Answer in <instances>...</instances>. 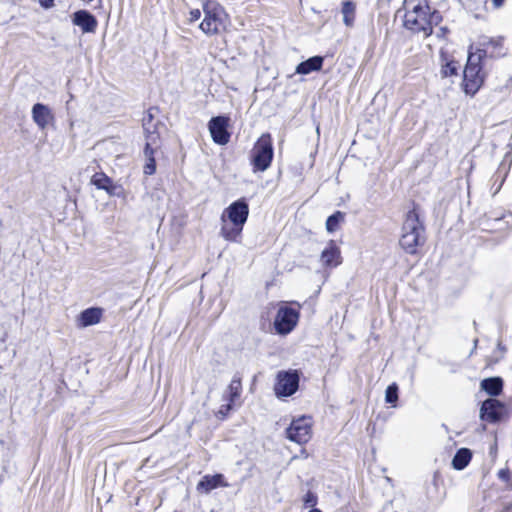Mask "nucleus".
I'll use <instances>...</instances> for the list:
<instances>
[{"label":"nucleus","mask_w":512,"mask_h":512,"mask_svg":"<svg viewBox=\"0 0 512 512\" xmlns=\"http://www.w3.org/2000/svg\"><path fill=\"white\" fill-rule=\"evenodd\" d=\"M248 216L249 206L244 198L231 203L221 214L220 235L227 241H237Z\"/></svg>","instance_id":"nucleus-1"},{"label":"nucleus","mask_w":512,"mask_h":512,"mask_svg":"<svg viewBox=\"0 0 512 512\" xmlns=\"http://www.w3.org/2000/svg\"><path fill=\"white\" fill-rule=\"evenodd\" d=\"M423 233L424 225L420 222L418 213L415 209L409 211L402 226L400 246L406 253L415 254L417 247L425 241Z\"/></svg>","instance_id":"nucleus-2"},{"label":"nucleus","mask_w":512,"mask_h":512,"mask_svg":"<svg viewBox=\"0 0 512 512\" xmlns=\"http://www.w3.org/2000/svg\"><path fill=\"white\" fill-rule=\"evenodd\" d=\"M204 19L199 28L207 35L220 33L225 27L227 15L216 2L208 0L203 4Z\"/></svg>","instance_id":"nucleus-3"},{"label":"nucleus","mask_w":512,"mask_h":512,"mask_svg":"<svg viewBox=\"0 0 512 512\" xmlns=\"http://www.w3.org/2000/svg\"><path fill=\"white\" fill-rule=\"evenodd\" d=\"M430 18L433 16H429V7L418 4L405 13L404 26L413 33H423L424 37H428L433 32Z\"/></svg>","instance_id":"nucleus-4"},{"label":"nucleus","mask_w":512,"mask_h":512,"mask_svg":"<svg viewBox=\"0 0 512 512\" xmlns=\"http://www.w3.org/2000/svg\"><path fill=\"white\" fill-rule=\"evenodd\" d=\"M274 149L270 134H263L255 143L251 152V164L254 172L266 171L273 160Z\"/></svg>","instance_id":"nucleus-5"},{"label":"nucleus","mask_w":512,"mask_h":512,"mask_svg":"<svg viewBox=\"0 0 512 512\" xmlns=\"http://www.w3.org/2000/svg\"><path fill=\"white\" fill-rule=\"evenodd\" d=\"M481 59V53L469 52L463 79V86L466 94H475L483 84L484 76L481 73Z\"/></svg>","instance_id":"nucleus-6"},{"label":"nucleus","mask_w":512,"mask_h":512,"mask_svg":"<svg viewBox=\"0 0 512 512\" xmlns=\"http://www.w3.org/2000/svg\"><path fill=\"white\" fill-rule=\"evenodd\" d=\"M292 305H296L297 308L282 304L274 319V328L277 334L287 335L291 333L298 324L300 318L301 304L299 302H291Z\"/></svg>","instance_id":"nucleus-7"},{"label":"nucleus","mask_w":512,"mask_h":512,"mask_svg":"<svg viewBox=\"0 0 512 512\" xmlns=\"http://www.w3.org/2000/svg\"><path fill=\"white\" fill-rule=\"evenodd\" d=\"M276 378L277 382L274 386V391L278 397L291 396L297 391L299 374L296 370L280 371Z\"/></svg>","instance_id":"nucleus-8"},{"label":"nucleus","mask_w":512,"mask_h":512,"mask_svg":"<svg viewBox=\"0 0 512 512\" xmlns=\"http://www.w3.org/2000/svg\"><path fill=\"white\" fill-rule=\"evenodd\" d=\"M311 421L307 417H300L293 420L286 429V436L297 444H305L311 438Z\"/></svg>","instance_id":"nucleus-9"},{"label":"nucleus","mask_w":512,"mask_h":512,"mask_svg":"<svg viewBox=\"0 0 512 512\" xmlns=\"http://www.w3.org/2000/svg\"><path fill=\"white\" fill-rule=\"evenodd\" d=\"M161 147V138L160 134L151 133L145 139V146L143 150L145 164L143 167V172L145 175H153L156 171V161H155V153Z\"/></svg>","instance_id":"nucleus-10"},{"label":"nucleus","mask_w":512,"mask_h":512,"mask_svg":"<svg viewBox=\"0 0 512 512\" xmlns=\"http://www.w3.org/2000/svg\"><path fill=\"white\" fill-rule=\"evenodd\" d=\"M505 413V405L495 398L483 401L480 408V419L489 423L499 422Z\"/></svg>","instance_id":"nucleus-11"},{"label":"nucleus","mask_w":512,"mask_h":512,"mask_svg":"<svg viewBox=\"0 0 512 512\" xmlns=\"http://www.w3.org/2000/svg\"><path fill=\"white\" fill-rule=\"evenodd\" d=\"M228 124L229 118L226 116H216L209 121V131L215 143L225 145L229 142Z\"/></svg>","instance_id":"nucleus-12"},{"label":"nucleus","mask_w":512,"mask_h":512,"mask_svg":"<svg viewBox=\"0 0 512 512\" xmlns=\"http://www.w3.org/2000/svg\"><path fill=\"white\" fill-rule=\"evenodd\" d=\"M479 46L480 48H478L475 53H481L482 58L488 54L492 57L505 55L502 37L490 38L487 36H481L479 39Z\"/></svg>","instance_id":"nucleus-13"},{"label":"nucleus","mask_w":512,"mask_h":512,"mask_svg":"<svg viewBox=\"0 0 512 512\" xmlns=\"http://www.w3.org/2000/svg\"><path fill=\"white\" fill-rule=\"evenodd\" d=\"M72 23L80 27L83 33H94L98 26L95 16L86 10H78L73 13Z\"/></svg>","instance_id":"nucleus-14"},{"label":"nucleus","mask_w":512,"mask_h":512,"mask_svg":"<svg viewBox=\"0 0 512 512\" xmlns=\"http://www.w3.org/2000/svg\"><path fill=\"white\" fill-rule=\"evenodd\" d=\"M229 484L224 481L222 474L205 475L197 484V491L201 493H209L217 487H228Z\"/></svg>","instance_id":"nucleus-15"},{"label":"nucleus","mask_w":512,"mask_h":512,"mask_svg":"<svg viewBox=\"0 0 512 512\" xmlns=\"http://www.w3.org/2000/svg\"><path fill=\"white\" fill-rule=\"evenodd\" d=\"M103 314V309L98 307L87 308L82 311L77 319L78 327H88L91 325H95L100 322Z\"/></svg>","instance_id":"nucleus-16"},{"label":"nucleus","mask_w":512,"mask_h":512,"mask_svg":"<svg viewBox=\"0 0 512 512\" xmlns=\"http://www.w3.org/2000/svg\"><path fill=\"white\" fill-rule=\"evenodd\" d=\"M321 261L325 266L328 267H336L341 264V252L334 241H330L329 246L322 251Z\"/></svg>","instance_id":"nucleus-17"},{"label":"nucleus","mask_w":512,"mask_h":512,"mask_svg":"<svg viewBox=\"0 0 512 512\" xmlns=\"http://www.w3.org/2000/svg\"><path fill=\"white\" fill-rule=\"evenodd\" d=\"M32 115L33 120L42 129L45 128L53 118L50 109L40 103L33 106Z\"/></svg>","instance_id":"nucleus-18"},{"label":"nucleus","mask_w":512,"mask_h":512,"mask_svg":"<svg viewBox=\"0 0 512 512\" xmlns=\"http://www.w3.org/2000/svg\"><path fill=\"white\" fill-rule=\"evenodd\" d=\"M159 110L157 107H151L147 110L146 115L143 117V129L145 134V139H147V136L151 133L154 134H160L158 131V124L159 121L154 122V118L156 114H158Z\"/></svg>","instance_id":"nucleus-19"},{"label":"nucleus","mask_w":512,"mask_h":512,"mask_svg":"<svg viewBox=\"0 0 512 512\" xmlns=\"http://www.w3.org/2000/svg\"><path fill=\"white\" fill-rule=\"evenodd\" d=\"M323 57L321 56H313L309 59H307L306 61H303L301 62L297 67H296V72L298 74H309L313 71H318L322 68V65H323Z\"/></svg>","instance_id":"nucleus-20"},{"label":"nucleus","mask_w":512,"mask_h":512,"mask_svg":"<svg viewBox=\"0 0 512 512\" xmlns=\"http://www.w3.org/2000/svg\"><path fill=\"white\" fill-rule=\"evenodd\" d=\"M91 183L98 189L105 190L110 195L115 194L116 186L113 184L112 179L104 173L94 174L91 178Z\"/></svg>","instance_id":"nucleus-21"},{"label":"nucleus","mask_w":512,"mask_h":512,"mask_svg":"<svg viewBox=\"0 0 512 512\" xmlns=\"http://www.w3.org/2000/svg\"><path fill=\"white\" fill-rule=\"evenodd\" d=\"M481 389L490 396H498L503 389V380L500 377L486 378L481 381Z\"/></svg>","instance_id":"nucleus-22"},{"label":"nucleus","mask_w":512,"mask_h":512,"mask_svg":"<svg viewBox=\"0 0 512 512\" xmlns=\"http://www.w3.org/2000/svg\"><path fill=\"white\" fill-rule=\"evenodd\" d=\"M472 452L468 448H460L452 459V467L455 470H463L471 461Z\"/></svg>","instance_id":"nucleus-23"},{"label":"nucleus","mask_w":512,"mask_h":512,"mask_svg":"<svg viewBox=\"0 0 512 512\" xmlns=\"http://www.w3.org/2000/svg\"><path fill=\"white\" fill-rule=\"evenodd\" d=\"M242 391V383L241 379L237 376H234L231 383L228 386L227 395L224 396V399L228 402H231V404H235L236 401L239 399Z\"/></svg>","instance_id":"nucleus-24"},{"label":"nucleus","mask_w":512,"mask_h":512,"mask_svg":"<svg viewBox=\"0 0 512 512\" xmlns=\"http://www.w3.org/2000/svg\"><path fill=\"white\" fill-rule=\"evenodd\" d=\"M356 6L352 1H345L342 4L341 13L343 15V22L347 27H351L355 20Z\"/></svg>","instance_id":"nucleus-25"},{"label":"nucleus","mask_w":512,"mask_h":512,"mask_svg":"<svg viewBox=\"0 0 512 512\" xmlns=\"http://www.w3.org/2000/svg\"><path fill=\"white\" fill-rule=\"evenodd\" d=\"M510 140H511V142H510L508 145H509V146H511V150H510V151H508V152L505 154V156H504V158H503V161L501 162V164H500V166H499V168H498V172H499V173L503 172V173H504V175H503V177H502V179H501V181H500V184H499V185H498V187L495 189L494 194L498 193V192H499V190L501 189V186H502V184H503V182H504V180H505V177H506V175H507V173H508V171H509V169H510V166H511V164H512V135H511Z\"/></svg>","instance_id":"nucleus-26"},{"label":"nucleus","mask_w":512,"mask_h":512,"mask_svg":"<svg viewBox=\"0 0 512 512\" xmlns=\"http://www.w3.org/2000/svg\"><path fill=\"white\" fill-rule=\"evenodd\" d=\"M345 214L341 211H336L330 215L326 220V229L329 233L337 230L339 224L344 221Z\"/></svg>","instance_id":"nucleus-27"},{"label":"nucleus","mask_w":512,"mask_h":512,"mask_svg":"<svg viewBox=\"0 0 512 512\" xmlns=\"http://www.w3.org/2000/svg\"><path fill=\"white\" fill-rule=\"evenodd\" d=\"M398 385L396 383L390 384L385 391V401L388 404L395 406L398 400Z\"/></svg>","instance_id":"nucleus-28"},{"label":"nucleus","mask_w":512,"mask_h":512,"mask_svg":"<svg viewBox=\"0 0 512 512\" xmlns=\"http://www.w3.org/2000/svg\"><path fill=\"white\" fill-rule=\"evenodd\" d=\"M458 67L459 66L456 62H448L444 66H442L441 73L445 77L454 75L457 73Z\"/></svg>","instance_id":"nucleus-29"},{"label":"nucleus","mask_w":512,"mask_h":512,"mask_svg":"<svg viewBox=\"0 0 512 512\" xmlns=\"http://www.w3.org/2000/svg\"><path fill=\"white\" fill-rule=\"evenodd\" d=\"M303 502L306 507H311L313 509L317 505L318 497L312 491H308L303 497Z\"/></svg>","instance_id":"nucleus-30"},{"label":"nucleus","mask_w":512,"mask_h":512,"mask_svg":"<svg viewBox=\"0 0 512 512\" xmlns=\"http://www.w3.org/2000/svg\"><path fill=\"white\" fill-rule=\"evenodd\" d=\"M234 404H231V402H228L227 404H224L220 407L218 412L216 413L217 418L224 419L228 413L231 411Z\"/></svg>","instance_id":"nucleus-31"},{"label":"nucleus","mask_w":512,"mask_h":512,"mask_svg":"<svg viewBox=\"0 0 512 512\" xmlns=\"http://www.w3.org/2000/svg\"><path fill=\"white\" fill-rule=\"evenodd\" d=\"M200 17H201V11L199 9H193L189 12L188 21L190 23H192V22L199 20Z\"/></svg>","instance_id":"nucleus-32"},{"label":"nucleus","mask_w":512,"mask_h":512,"mask_svg":"<svg viewBox=\"0 0 512 512\" xmlns=\"http://www.w3.org/2000/svg\"><path fill=\"white\" fill-rule=\"evenodd\" d=\"M498 478L501 479L504 482H507L510 478V472L508 469H501L498 472Z\"/></svg>","instance_id":"nucleus-33"},{"label":"nucleus","mask_w":512,"mask_h":512,"mask_svg":"<svg viewBox=\"0 0 512 512\" xmlns=\"http://www.w3.org/2000/svg\"><path fill=\"white\" fill-rule=\"evenodd\" d=\"M53 1L54 0H39L40 4L45 8L51 7L53 5Z\"/></svg>","instance_id":"nucleus-34"},{"label":"nucleus","mask_w":512,"mask_h":512,"mask_svg":"<svg viewBox=\"0 0 512 512\" xmlns=\"http://www.w3.org/2000/svg\"><path fill=\"white\" fill-rule=\"evenodd\" d=\"M504 0H493V3L496 5V6H500L502 3H503Z\"/></svg>","instance_id":"nucleus-35"},{"label":"nucleus","mask_w":512,"mask_h":512,"mask_svg":"<svg viewBox=\"0 0 512 512\" xmlns=\"http://www.w3.org/2000/svg\"><path fill=\"white\" fill-rule=\"evenodd\" d=\"M308 512H322V511L320 509H318V508H313V509H311Z\"/></svg>","instance_id":"nucleus-36"},{"label":"nucleus","mask_w":512,"mask_h":512,"mask_svg":"<svg viewBox=\"0 0 512 512\" xmlns=\"http://www.w3.org/2000/svg\"><path fill=\"white\" fill-rule=\"evenodd\" d=\"M511 507H512V504L510 505V508H511ZM507 509H509V507H508Z\"/></svg>","instance_id":"nucleus-37"}]
</instances>
